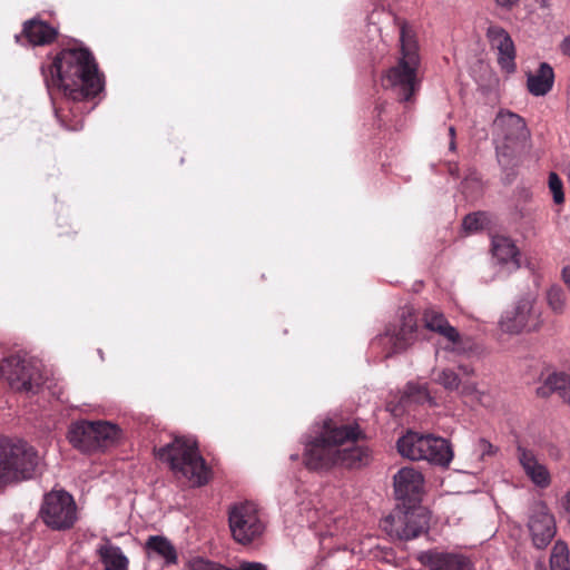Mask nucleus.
Instances as JSON below:
<instances>
[{"label":"nucleus","instance_id":"nucleus-1","mask_svg":"<svg viewBox=\"0 0 570 570\" xmlns=\"http://www.w3.org/2000/svg\"><path fill=\"white\" fill-rule=\"evenodd\" d=\"M41 75L60 124L80 130L83 111L76 104L96 98L105 87L92 52L81 46L61 49L50 63L41 66Z\"/></svg>","mask_w":570,"mask_h":570},{"label":"nucleus","instance_id":"nucleus-2","mask_svg":"<svg viewBox=\"0 0 570 570\" xmlns=\"http://www.w3.org/2000/svg\"><path fill=\"white\" fill-rule=\"evenodd\" d=\"M363 438L357 424H336L327 420L322 432L306 445L304 463L308 470H328L333 466L348 469L366 465L370 451L366 446L356 444Z\"/></svg>","mask_w":570,"mask_h":570},{"label":"nucleus","instance_id":"nucleus-3","mask_svg":"<svg viewBox=\"0 0 570 570\" xmlns=\"http://www.w3.org/2000/svg\"><path fill=\"white\" fill-rule=\"evenodd\" d=\"M400 28V57L382 77V86L391 90L400 102H411L422 85L420 46L414 28L396 20Z\"/></svg>","mask_w":570,"mask_h":570},{"label":"nucleus","instance_id":"nucleus-4","mask_svg":"<svg viewBox=\"0 0 570 570\" xmlns=\"http://www.w3.org/2000/svg\"><path fill=\"white\" fill-rule=\"evenodd\" d=\"M156 458L167 463L178 479H186L193 487L208 483L210 469L198 450L197 442L185 436L174 440L158 449H154Z\"/></svg>","mask_w":570,"mask_h":570},{"label":"nucleus","instance_id":"nucleus-5","mask_svg":"<svg viewBox=\"0 0 570 570\" xmlns=\"http://www.w3.org/2000/svg\"><path fill=\"white\" fill-rule=\"evenodd\" d=\"M40 473L41 458L32 445L0 439V487L31 480Z\"/></svg>","mask_w":570,"mask_h":570},{"label":"nucleus","instance_id":"nucleus-6","mask_svg":"<svg viewBox=\"0 0 570 570\" xmlns=\"http://www.w3.org/2000/svg\"><path fill=\"white\" fill-rule=\"evenodd\" d=\"M0 375L12 390L27 394H37L45 382L40 363L20 354L2 361Z\"/></svg>","mask_w":570,"mask_h":570},{"label":"nucleus","instance_id":"nucleus-7","mask_svg":"<svg viewBox=\"0 0 570 570\" xmlns=\"http://www.w3.org/2000/svg\"><path fill=\"white\" fill-rule=\"evenodd\" d=\"M228 525L232 538L243 546L258 540L266 528L257 505L250 501L234 503L229 507Z\"/></svg>","mask_w":570,"mask_h":570},{"label":"nucleus","instance_id":"nucleus-8","mask_svg":"<svg viewBox=\"0 0 570 570\" xmlns=\"http://www.w3.org/2000/svg\"><path fill=\"white\" fill-rule=\"evenodd\" d=\"M119 435V429L104 421H80L68 432L69 442L81 452H92L111 445Z\"/></svg>","mask_w":570,"mask_h":570},{"label":"nucleus","instance_id":"nucleus-9","mask_svg":"<svg viewBox=\"0 0 570 570\" xmlns=\"http://www.w3.org/2000/svg\"><path fill=\"white\" fill-rule=\"evenodd\" d=\"M544 323L535 297L525 295L507 309L499 322L500 330L508 334L538 332Z\"/></svg>","mask_w":570,"mask_h":570},{"label":"nucleus","instance_id":"nucleus-10","mask_svg":"<svg viewBox=\"0 0 570 570\" xmlns=\"http://www.w3.org/2000/svg\"><path fill=\"white\" fill-rule=\"evenodd\" d=\"M40 517L52 530L71 529L77 521V505L71 494L65 490L51 491L43 497Z\"/></svg>","mask_w":570,"mask_h":570},{"label":"nucleus","instance_id":"nucleus-11","mask_svg":"<svg viewBox=\"0 0 570 570\" xmlns=\"http://www.w3.org/2000/svg\"><path fill=\"white\" fill-rule=\"evenodd\" d=\"M429 521L426 511L417 508L389 514L383 519L381 527L390 537L407 541L424 533L429 528Z\"/></svg>","mask_w":570,"mask_h":570},{"label":"nucleus","instance_id":"nucleus-12","mask_svg":"<svg viewBox=\"0 0 570 570\" xmlns=\"http://www.w3.org/2000/svg\"><path fill=\"white\" fill-rule=\"evenodd\" d=\"M493 128L495 140H502V146H497L499 160L509 156L513 147L529 136L524 119L511 111H500L493 121Z\"/></svg>","mask_w":570,"mask_h":570},{"label":"nucleus","instance_id":"nucleus-13","mask_svg":"<svg viewBox=\"0 0 570 570\" xmlns=\"http://www.w3.org/2000/svg\"><path fill=\"white\" fill-rule=\"evenodd\" d=\"M528 528L538 549H544L556 535V521L544 502L539 501L531 505Z\"/></svg>","mask_w":570,"mask_h":570},{"label":"nucleus","instance_id":"nucleus-14","mask_svg":"<svg viewBox=\"0 0 570 570\" xmlns=\"http://www.w3.org/2000/svg\"><path fill=\"white\" fill-rule=\"evenodd\" d=\"M423 476L414 468H402L394 475V491L397 500L409 504V508L421 499Z\"/></svg>","mask_w":570,"mask_h":570},{"label":"nucleus","instance_id":"nucleus-15","mask_svg":"<svg viewBox=\"0 0 570 570\" xmlns=\"http://www.w3.org/2000/svg\"><path fill=\"white\" fill-rule=\"evenodd\" d=\"M419 561L429 570H474L469 557L455 552L429 550L420 554Z\"/></svg>","mask_w":570,"mask_h":570},{"label":"nucleus","instance_id":"nucleus-16","mask_svg":"<svg viewBox=\"0 0 570 570\" xmlns=\"http://www.w3.org/2000/svg\"><path fill=\"white\" fill-rule=\"evenodd\" d=\"M417 317L414 309L404 306L400 313V324L390 338L393 344V352L400 353L409 348L417 338Z\"/></svg>","mask_w":570,"mask_h":570},{"label":"nucleus","instance_id":"nucleus-17","mask_svg":"<svg viewBox=\"0 0 570 570\" xmlns=\"http://www.w3.org/2000/svg\"><path fill=\"white\" fill-rule=\"evenodd\" d=\"M487 37L491 47L498 50L499 65L507 71H513L515 48L510 35L502 27L492 24L487 30Z\"/></svg>","mask_w":570,"mask_h":570},{"label":"nucleus","instance_id":"nucleus-18","mask_svg":"<svg viewBox=\"0 0 570 570\" xmlns=\"http://www.w3.org/2000/svg\"><path fill=\"white\" fill-rule=\"evenodd\" d=\"M422 320L424 322V326L428 330L442 335L449 342H451L452 344L456 345L458 348H460V333L456 331L455 327L450 325V323L448 322V320L445 318L444 314L441 311L434 307H429L424 311Z\"/></svg>","mask_w":570,"mask_h":570},{"label":"nucleus","instance_id":"nucleus-19","mask_svg":"<svg viewBox=\"0 0 570 570\" xmlns=\"http://www.w3.org/2000/svg\"><path fill=\"white\" fill-rule=\"evenodd\" d=\"M22 36L32 46H46L57 39L58 30L48 22L33 18L23 23Z\"/></svg>","mask_w":570,"mask_h":570},{"label":"nucleus","instance_id":"nucleus-20","mask_svg":"<svg viewBox=\"0 0 570 570\" xmlns=\"http://www.w3.org/2000/svg\"><path fill=\"white\" fill-rule=\"evenodd\" d=\"M554 83V71L548 62H541L534 73H529L527 88L535 97L546 96Z\"/></svg>","mask_w":570,"mask_h":570},{"label":"nucleus","instance_id":"nucleus-21","mask_svg":"<svg viewBox=\"0 0 570 570\" xmlns=\"http://www.w3.org/2000/svg\"><path fill=\"white\" fill-rule=\"evenodd\" d=\"M428 441L423 460L431 463L448 466L453 459V451L450 443L443 438L426 435Z\"/></svg>","mask_w":570,"mask_h":570},{"label":"nucleus","instance_id":"nucleus-22","mask_svg":"<svg viewBox=\"0 0 570 570\" xmlns=\"http://www.w3.org/2000/svg\"><path fill=\"white\" fill-rule=\"evenodd\" d=\"M433 381L449 392H460L462 395H471L476 391L474 383L462 382L459 374L451 368H443L433 372Z\"/></svg>","mask_w":570,"mask_h":570},{"label":"nucleus","instance_id":"nucleus-23","mask_svg":"<svg viewBox=\"0 0 570 570\" xmlns=\"http://www.w3.org/2000/svg\"><path fill=\"white\" fill-rule=\"evenodd\" d=\"M97 553L104 570H129V559L120 547L106 542L99 546Z\"/></svg>","mask_w":570,"mask_h":570},{"label":"nucleus","instance_id":"nucleus-24","mask_svg":"<svg viewBox=\"0 0 570 570\" xmlns=\"http://www.w3.org/2000/svg\"><path fill=\"white\" fill-rule=\"evenodd\" d=\"M520 463L527 475L534 484L547 488L550 484V473L547 468L538 462L535 456L527 450H522L519 456Z\"/></svg>","mask_w":570,"mask_h":570},{"label":"nucleus","instance_id":"nucleus-25","mask_svg":"<svg viewBox=\"0 0 570 570\" xmlns=\"http://www.w3.org/2000/svg\"><path fill=\"white\" fill-rule=\"evenodd\" d=\"M426 435L416 432H407L397 441V450L400 454L410 460H423L425 453Z\"/></svg>","mask_w":570,"mask_h":570},{"label":"nucleus","instance_id":"nucleus-26","mask_svg":"<svg viewBox=\"0 0 570 570\" xmlns=\"http://www.w3.org/2000/svg\"><path fill=\"white\" fill-rule=\"evenodd\" d=\"M492 254L499 263H511L514 268L520 266V253L512 239L505 236H494L492 238Z\"/></svg>","mask_w":570,"mask_h":570},{"label":"nucleus","instance_id":"nucleus-27","mask_svg":"<svg viewBox=\"0 0 570 570\" xmlns=\"http://www.w3.org/2000/svg\"><path fill=\"white\" fill-rule=\"evenodd\" d=\"M145 549L149 554L163 558L166 564H176L178 561L175 546L164 535H150L145 543Z\"/></svg>","mask_w":570,"mask_h":570},{"label":"nucleus","instance_id":"nucleus-28","mask_svg":"<svg viewBox=\"0 0 570 570\" xmlns=\"http://www.w3.org/2000/svg\"><path fill=\"white\" fill-rule=\"evenodd\" d=\"M425 403L435 404L428 386L425 384H417L413 382L407 383L401 395L400 404L403 407H409L413 404Z\"/></svg>","mask_w":570,"mask_h":570},{"label":"nucleus","instance_id":"nucleus-29","mask_svg":"<svg viewBox=\"0 0 570 570\" xmlns=\"http://www.w3.org/2000/svg\"><path fill=\"white\" fill-rule=\"evenodd\" d=\"M544 389L557 392L570 405V375L563 372L550 374L544 382V386L539 389L538 392L540 393Z\"/></svg>","mask_w":570,"mask_h":570},{"label":"nucleus","instance_id":"nucleus-30","mask_svg":"<svg viewBox=\"0 0 570 570\" xmlns=\"http://www.w3.org/2000/svg\"><path fill=\"white\" fill-rule=\"evenodd\" d=\"M551 570H570L569 549L563 541H557L550 557Z\"/></svg>","mask_w":570,"mask_h":570},{"label":"nucleus","instance_id":"nucleus-31","mask_svg":"<svg viewBox=\"0 0 570 570\" xmlns=\"http://www.w3.org/2000/svg\"><path fill=\"white\" fill-rule=\"evenodd\" d=\"M547 303L556 314H562L566 305L564 292L560 286L553 285L547 292Z\"/></svg>","mask_w":570,"mask_h":570},{"label":"nucleus","instance_id":"nucleus-32","mask_svg":"<svg viewBox=\"0 0 570 570\" xmlns=\"http://www.w3.org/2000/svg\"><path fill=\"white\" fill-rule=\"evenodd\" d=\"M548 185L554 204L562 205L564 203L563 184L558 174L554 171L549 174Z\"/></svg>","mask_w":570,"mask_h":570},{"label":"nucleus","instance_id":"nucleus-33","mask_svg":"<svg viewBox=\"0 0 570 570\" xmlns=\"http://www.w3.org/2000/svg\"><path fill=\"white\" fill-rule=\"evenodd\" d=\"M485 216L483 213H472L464 217L463 227L469 232H476L483 228Z\"/></svg>","mask_w":570,"mask_h":570},{"label":"nucleus","instance_id":"nucleus-34","mask_svg":"<svg viewBox=\"0 0 570 570\" xmlns=\"http://www.w3.org/2000/svg\"><path fill=\"white\" fill-rule=\"evenodd\" d=\"M190 570H220L222 567L203 558H195L189 562Z\"/></svg>","mask_w":570,"mask_h":570},{"label":"nucleus","instance_id":"nucleus-35","mask_svg":"<svg viewBox=\"0 0 570 570\" xmlns=\"http://www.w3.org/2000/svg\"><path fill=\"white\" fill-rule=\"evenodd\" d=\"M479 451L481 452V459L484 460L487 455L494 453V446L487 440L481 439L478 444Z\"/></svg>","mask_w":570,"mask_h":570},{"label":"nucleus","instance_id":"nucleus-36","mask_svg":"<svg viewBox=\"0 0 570 570\" xmlns=\"http://www.w3.org/2000/svg\"><path fill=\"white\" fill-rule=\"evenodd\" d=\"M226 570H266V567L258 562H243L237 569Z\"/></svg>","mask_w":570,"mask_h":570},{"label":"nucleus","instance_id":"nucleus-37","mask_svg":"<svg viewBox=\"0 0 570 570\" xmlns=\"http://www.w3.org/2000/svg\"><path fill=\"white\" fill-rule=\"evenodd\" d=\"M459 371L463 376H472L474 374V368L470 365L461 364L459 365Z\"/></svg>","mask_w":570,"mask_h":570},{"label":"nucleus","instance_id":"nucleus-38","mask_svg":"<svg viewBox=\"0 0 570 570\" xmlns=\"http://www.w3.org/2000/svg\"><path fill=\"white\" fill-rule=\"evenodd\" d=\"M560 49L563 55L570 57V36L564 38V40L562 41V43L560 46Z\"/></svg>","mask_w":570,"mask_h":570},{"label":"nucleus","instance_id":"nucleus-39","mask_svg":"<svg viewBox=\"0 0 570 570\" xmlns=\"http://www.w3.org/2000/svg\"><path fill=\"white\" fill-rule=\"evenodd\" d=\"M497 4L504 8H511L518 0H495Z\"/></svg>","mask_w":570,"mask_h":570},{"label":"nucleus","instance_id":"nucleus-40","mask_svg":"<svg viewBox=\"0 0 570 570\" xmlns=\"http://www.w3.org/2000/svg\"><path fill=\"white\" fill-rule=\"evenodd\" d=\"M564 509L570 512V491L567 493L563 502Z\"/></svg>","mask_w":570,"mask_h":570},{"label":"nucleus","instance_id":"nucleus-41","mask_svg":"<svg viewBox=\"0 0 570 570\" xmlns=\"http://www.w3.org/2000/svg\"><path fill=\"white\" fill-rule=\"evenodd\" d=\"M539 2L542 7H546L548 4V0H535Z\"/></svg>","mask_w":570,"mask_h":570},{"label":"nucleus","instance_id":"nucleus-42","mask_svg":"<svg viewBox=\"0 0 570 570\" xmlns=\"http://www.w3.org/2000/svg\"><path fill=\"white\" fill-rule=\"evenodd\" d=\"M291 459L292 460H297L298 459V454L291 455Z\"/></svg>","mask_w":570,"mask_h":570},{"label":"nucleus","instance_id":"nucleus-43","mask_svg":"<svg viewBox=\"0 0 570 570\" xmlns=\"http://www.w3.org/2000/svg\"><path fill=\"white\" fill-rule=\"evenodd\" d=\"M450 134L454 135V128L453 127L450 128Z\"/></svg>","mask_w":570,"mask_h":570}]
</instances>
